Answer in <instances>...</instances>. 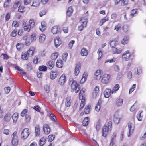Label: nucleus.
<instances>
[{
    "instance_id": "nucleus-39",
    "label": "nucleus",
    "mask_w": 146,
    "mask_h": 146,
    "mask_svg": "<svg viewBox=\"0 0 146 146\" xmlns=\"http://www.w3.org/2000/svg\"><path fill=\"white\" fill-rule=\"evenodd\" d=\"M73 12V9L72 7H69L67 12V15L69 16L71 15Z\"/></svg>"
},
{
    "instance_id": "nucleus-5",
    "label": "nucleus",
    "mask_w": 146,
    "mask_h": 146,
    "mask_svg": "<svg viewBox=\"0 0 146 146\" xmlns=\"http://www.w3.org/2000/svg\"><path fill=\"white\" fill-rule=\"evenodd\" d=\"M131 56V54L130 51L127 50L125 51L122 55L121 59L123 61H129Z\"/></svg>"
},
{
    "instance_id": "nucleus-50",
    "label": "nucleus",
    "mask_w": 146,
    "mask_h": 146,
    "mask_svg": "<svg viewBox=\"0 0 146 146\" xmlns=\"http://www.w3.org/2000/svg\"><path fill=\"white\" fill-rule=\"evenodd\" d=\"M47 68L46 66H39V69L40 71H45L47 70Z\"/></svg>"
},
{
    "instance_id": "nucleus-29",
    "label": "nucleus",
    "mask_w": 146,
    "mask_h": 146,
    "mask_svg": "<svg viewBox=\"0 0 146 146\" xmlns=\"http://www.w3.org/2000/svg\"><path fill=\"white\" fill-rule=\"evenodd\" d=\"M18 114L17 113H14L12 115V118L13 123H15L18 119Z\"/></svg>"
},
{
    "instance_id": "nucleus-62",
    "label": "nucleus",
    "mask_w": 146,
    "mask_h": 146,
    "mask_svg": "<svg viewBox=\"0 0 146 146\" xmlns=\"http://www.w3.org/2000/svg\"><path fill=\"white\" fill-rule=\"evenodd\" d=\"M39 5V3L38 1L33 2L31 6H33L35 7H38Z\"/></svg>"
},
{
    "instance_id": "nucleus-51",
    "label": "nucleus",
    "mask_w": 146,
    "mask_h": 146,
    "mask_svg": "<svg viewBox=\"0 0 146 146\" xmlns=\"http://www.w3.org/2000/svg\"><path fill=\"white\" fill-rule=\"evenodd\" d=\"M45 91L47 93H49L50 90V86L48 85H46L44 87Z\"/></svg>"
},
{
    "instance_id": "nucleus-7",
    "label": "nucleus",
    "mask_w": 146,
    "mask_h": 146,
    "mask_svg": "<svg viewBox=\"0 0 146 146\" xmlns=\"http://www.w3.org/2000/svg\"><path fill=\"white\" fill-rule=\"evenodd\" d=\"M102 70L100 69H98L94 73V78L95 80H99L102 77Z\"/></svg>"
},
{
    "instance_id": "nucleus-30",
    "label": "nucleus",
    "mask_w": 146,
    "mask_h": 146,
    "mask_svg": "<svg viewBox=\"0 0 146 146\" xmlns=\"http://www.w3.org/2000/svg\"><path fill=\"white\" fill-rule=\"evenodd\" d=\"M54 62L52 61L48 62L47 64V66L50 69H52L54 67Z\"/></svg>"
},
{
    "instance_id": "nucleus-37",
    "label": "nucleus",
    "mask_w": 146,
    "mask_h": 146,
    "mask_svg": "<svg viewBox=\"0 0 146 146\" xmlns=\"http://www.w3.org/2000/svg\"><path fill=\"white\" fill-rule=\"evenodd\" d=\"M109 20L108 17H106L102 18L100 21V25H102L104 23Z\"/></svg>"
},
{
    "instance_id": "nucleus-21",
    "label": "nucleus",
    "mask_w": 146,
    "mask_h": 146,
    "mask_svg": "<svg viewBox=\"0 0 146 146\" xmlns=\"http://www.w3.org/2000/svg\"><path fill=\"white\" fill-rule=\"evenodd\" d=\"M43 129L45 134H48L50 132V127L47 124H45L44 125Z\"/></svg>"
},
{
    "instance_id": "nucleus-10",
    "label": "nucleus",
    "mask_w": 146,
    "mask_h": 146,
    "mask_svg": "<svg viewBox=\"0 0 146 146\" xmlns=\"http://www.w3.org/2000/svg\"><path fill=\"white\" fill-rule=\"evenodd\" d=\"M128 127L129 130V134H128L127 136L128 137H129L133 131L134 128V124L131 122L129 123L128 124Z\"/></svg>"
},
{
    "instance_id": "nucleus-42",
    "label": "nucleus",
    "mask_w": 146,
    "mask_h": 146,
    "mask_svg": "<svg viewBox=\"0 0 146 146\" xmlns=\"http://www.w3.org/2000/svg\"><path fill=\"white\" fill-rule=\"evenodd\" d=\"M21 5V3L19 0H16L13 5V7L15 8H17L18 7L19 5L20 6Z\"/></svg>"
},
{
    "instance_id": "nucleus-45",
    "label": "nucleus",
    "mask_w": 146,
    "mask_h": 146,
    "mask_svg": "<svg viewBox=\"0 0 146 146\" xmlns=\"http://www.w3.org/2000/svg\"><path fill=\"white\" fill-rule=\"evenodd\" d=\"M85 89L84 88H82L80 91L79 94V99L83 98V94L85 92Z\"/></svg>"
},
{
    "instance_id": "nucleus-43",
    "label": "nucleus",
    "mask_w": 146,
    "mask_h": 146,
    "mask_svg": "<svg viewBox=\"0 0 146 146\" xmlns=\"http://www.w3.org/2000/svg\"><path fill=\"white\" fill-rule=\"evenodd\" d=\"M117 41L115 40L111 41L110 43L111 47L112 48H115L117 44Z\"/></svg>"
},
{
    "instance_id": "nucleus-1",
    "label": "nucleus",
    "mask_w": 146,
    "mask_h": 146,
    "mask_svg": "<svg viewBox=\"0 0 146 146\" xmlns=\"http://www.w3.org/2000/svg\"><path fill=\"white\" fill-rule=\"evenodd\" d=\"M112 129V122L110 121L108 122L107 125H105L103 127L102 131V136L105 137L108 135V133Z\"/></svg>"
},
{
    "instance_id": "nucleus-25",
    "label": "nucleus",
    "mask_w": 146,
    "mask_h": 146,
    "mask_svg": "<svg viewBox=\"0 0 146 146\" xmlns=\"http://www.w3.org/2000/svg\"><path fill=\"white\" fill-rule=\"evenodd\" d=\"M120 88V86L118 84H115L113 87L112 91V94L116 93Z\"/></svg>"
},
{
    "instance_id": "nucleus-31",
    "label": "nucleus",
    "mask_w": 146,
    "mask_h": 146,
    "mask_svg": "<svg viewBox=\"0 0 146 146\" xmlns=\"http://www.w3.org/2000/svg\"><path fill=\"white\" fill-rule=\"evenodd\" d=\"M46 137H43L40 138L39 141V145L40 146H43L46 143Z\"/></svg>"
},
{
    "instance_id": "nucleus-34",
    "label": "nucleus",
    "mask_w": 146,
    "mask_h": 146,
    "mask_svg": "<svg viewBox=\"0 0 146 146\" xmlns=\"http://www.w3.org/2000/svg\"><path fill=\"white\" fill-rule=\"evenodd\" d=\"M123 102V99L119 98L117 100L116 104L117 106H121L122 105Z\"/></svg>"
},
{
    "instance_id": "nucleus-40",
    "label": "nucleus",
    "mask_w": 146,
    "mask_h": 146,
    "mask_svg": "<svg viewBox=\"0 0 146 146\" xmlns=\"http://www.w3.org/2000/svg\"><path fill=\"white\" fill-rule=\"evenodd\" d=\"M116 58L115 57H113L111 59L106 60L105 61V63H106L108 62L112 63L116 61Z\"/></svg>"
},
{
    "instance_id": "nucleus-22",
    "label": "nucleus",
    "mask_w": 146,
    "mask_h": 146,
    "mask_svg": "<svg viewBox=\"0 0 146 146\" xmlns=\"http://www.w3.org/2000/svg\"><path fill=\"white\" fill-rule=\"evenodd\" d=\"M80 69V64L76 65L74 70V74L76 76H77L79 73Z\"/></svg>"
},
{
    "instance_id": "nucleus-18",
    "label": "nucleus",
    "mask_w": 146,
    "mask_h": 146,
    "mask_svg": "<svg viewBox=\"0 0 146 146\" xmlns=\"http://www.w3.org/2000/svg\"><path fill=\"white\" fill-rule=\"evenodd\" d=\"M58 75L57 72L56 71H51L50 74V78L53 80L56 78Z\"/></svg>"
},
{
    "instance_id": "nucleus-58",
    "label": "nucleus",
    "mask_w": 146,
    "mask_h": 146,
    "mask_svg": "<svg viewBox=\"0 0 146 146\" xmlns=\"http://www.w3.org/2000/svg\"><path fill=\"white\" fill-rule=\"evenodd\" d=\"M123 75V73L122 72H118L116 77V79L117 80H119L122 77Z\"/></svg>"
},
{
    "instance_id": "nucleus-33",
    "label": "nucleus",
    "mask_w": 146,
    "mask_h": 146,
    "mask_svg": "<svg viewBox=\"0 0 146 146\" xmlns=\"http://www.w3.org/2000/svg\"><path fill=\"white\" fill-rule=\"evenodd\" d=\"M135 73L136 74L139 75L141 74L142 73V68L141 66H138L135 68Z\"/></svg>"
},
{
    "instance_id": "nucleus-32",
    "label": "nucleus",
    "mask_w": 146,
    "mask_h": 146,
    "mask_svg": "<svg viewBox=\"0 0 146 146\" xmlns=\"http://www.w3.org/2000/svg\"><path fill=\"white\" fill-rule=\"evenodd\" d=\"M129 38L128 36H125L121 41V43L123 45H125L127 44Z\"/></svg>"
},
{
    "instance_id": "nucleus-57",
    "label": "nucleus",
    "mask_w": 146,
    "mask_h": 146,
    "mask_svg": "<svg viewBox=\"0 0 146 146\" xmlns=\"http://www.w3.org/2000/svg\"><path fill=\"white\" fill-rule=\"evenodd\" d=\"M50 119L53 121H55L56 120V118L54 115L53 113H51L50 115Z\"/></svg>"
},
{
    "instance_id": "nucleus-38",
    "label": "nucleus",
    "mask_w": 146,
    "mask_h": 146,
    "mask_svg": "<svg viewBox=\"0 0 146 146\" xmlns=\"http://www.w3.org/2000/svg\"><path fill=\"white\" fill-rule=\"evenodd\" d=\"M29 25H30V27L33 28L35 25V22L34 19H31L29 21Z\"/></svg>"
},
{
    "instance_id": "nucleus-59",
    "label": "nucleus",
    "mask_w": 146,
    "mask_h": 146,
    "mask_svg": "<svg viewBox=\"0 0 146 146\" xmlns=\"http://www.w3.org/2000/svg\"><path fill=\"white\" fill-rule=\"evenodd\" d=\"M24 29L25 31H27L28 32H29L30 31V29L31 28L30 27V25H25L24 27Z\"/></svg>"
},
{
    "instance_id": "nucleus-2",
    "label": "nucleus",
    "mask_w": 146,
    "mask_h": 146,
    "mask_svg": "<svg viewBox=\"0 0 146 146\" xmlns=\"http://www.w3.org/2000/svg\"><path fill=\"white\" fill-rule=\"evenodd\" d=\"M111 78V75L110 74L104 73L102 76L101 82L103 84H107L110 83Z\"/></svg>"
},
{
    "instance_id": "nucleus-4",
    "label": "nucleus",
    "mask_w": 146,
    "mask_h": 146,
    "mask_svg": "<svg viewBox=\"0 0 146 146\" xmlns=\"http://www.w3.org/2000/svg\"><path fill=\"white\" fill-rule=\"evenodd\" d=\"M69 84L71 85V88L73 91L75 90V93H77L80 89L79 85H77V82L76 80H73L72 82L71 81Z\"/></svg>"
},
{
    "instance_id": "nucleus-60",
    "label": "nucleus",
    "mask_w": 146,
    "mask_h": 146,
    "mask_svg": "<svg viewBox=\"0 0 146 146\" xmlns=\"http://www.w3.org/2000/svg\"><path fill=\"white\" fill-rule=\"evenodd\" d=\"M55 136L54 135H50L48 136V140L50 142H52L54 139Z\"/></svg>"
},
{
    "instance_id": "nucleus-61",
    "label": "nucleus",
    "mask_w": 146,
    "mask_h": 146,
    "mask_svg": "<svg viewBox=\"0 0 146 146\" xmlns=\"http://www.w3.org/2000/svg\"><path fill=\"white\" fill-rule=\"evenodd\" d=\"M129 29V26L127 25H124L122 27V29L124 32H127Z\"/></svg>"
},
{
    "instance_id": "nucleus-55",
    "label": "nucleus",
    "mask_w": 146,
    "mask_h": 146,
    "mask_svg": "<svg viewBox=\"0 0 146 146\" xmlns=\"http://www.w3.org/2000/svg\"><path fill=\"white\" fill-rule=\"evenodd\" d=\"M58 56V54L57 53H53L51 55V58L52 60H55L57 58Z\"/></svg>"
},
{
    "instance_id": "nucleus-63",
    "label": "nucleus",
    "mask_w": 146,
    "mask_h": 146,
    "mask_svg": "<svg viewBox=\"0 0 146 146\" xmlns=\"http://www.w3.org/2000/svg\"><path fill=\"white\" fill-rule=\"evenodd\" d=\"M27 110H23L22 112L21 113V115L22 117L25 116L27 115Z\"/></svg>"
},
{
    "instance_id": "nucleus-14",
    "label": "nucleus",
    "mask_w": 146,
    "mask_h": 146,
    "mask_svg": "<svg viewBox=\"0 0 146 146\" xmlns=\"http://www.w3.org/2000/svg\"><path fill=\"white\" fill-rule=\"evenodd\" d=\"M54 43L56 47H58L62 43V41L59 37H56L54 40Z\"/></svg>"
},
{
    "instance_id": "nucleus-52",
    "label": "nucleus",
    "mask_w": 146,
    "mask_h": 146,
    "mask_svg": "<svg viewBox=\"0 0 146 146\" xmlns=\"http://www.w3.org/2000/svg\"><path fill=\"white\" fill-rule=\"evenodd\" d=\"M136 86V84H133L132 87L129 90V94L131 93L135 90Z\"/></svg>"
},
{
    "instance_id": "nucleus-54",
    "label": "nucleus",
    "mask_w": 146,
    "mask_h": 146,
    "mask_svg": "<svg viewBox=\"0 0 146 146\" xmlns=\"http://www.w3.org/2000/svg\"><path fill=\"white\" fill-rule=\"evenodd\" d=\"M90 107L91 106L90 105H89L85 108L84 111L85 114H87L89 113Z\"/></svg>"
},
{
    "instance_id": "nucleus-13",
    "label": "nucleus",
    "mask_w": 146,
    "mask_h": 146,
    "mask_svg": "<svg viewBox=\"0 0 146 146\" xmlns=\"http://www.w3.org/2000/svg\"><path fill=\"white\" fill-rule=\"evenodd\" d=\"M111 94H112L111 90L108 88L105 89L104 93V96L106 98H108L109 97Z\"/></svg>"
},
{
    "instance_id": "nucleus-28",
    "label": "nucleus",
    "mask_w": 146,
    "mask_h": 146,
    "mask_svg": "<svg viewBox=\"0 0 146 146\" xmlns=\"http://www.w3.org/2000/svg\"><path fill=\"white\" fill-rule=\"evenodd\" d=\"M29 57L28 54L26 52H23L21 54V58L24 60H27Z\"/></svg>"
},
{
    "instance_id": "nucleus-44",
    "label": "nucleus",
    "mask_w": 146,
    "mask_h": 146,
    "mask_svg": "<svg viewBox=\"0 0 146 146\" xmlns=\"http://www.w3.org/2000/svg\"><path fill=\"white\" fill-rule=\"evenodd\" d=\"M56 66L59 68L62 67V61L61 60H58L56 63Z\"/></svg>"
},
{
    "instance_id": "nucleus-35",
    "label": "nucleus",
    "mask_w": 146,
    "mask_h": 146,
    "mask_svg": "<svg viewBox=\"0 0 146 146\" xmlns=\"http://www.w3.org/2000/svg\"><path fill=\"white\" fill-rule=\"evenodd\" d=\"M31 41L32 42H34L36 41V35L35 33L32 34L31 36Z\"/></svg>"
},
{
    "instance_id": "nucleus-19",
    "label": "nucleus",
    "mask_w": 146,
    "mask_h": 146,
    "mask_svg": "<svg viewBox=\"0 0 146 146\" xmlns=\"http://www.w3.org/2000/svg\"><path fill=\"white\" fill-rule=\"evenodd\" d=\"M122 51V49L120 48H114L112 50L114 54H120Z\"/></svg>"
},
{
    "instance_id": "nucleus-26",
    "label": "nucleus",
    "mask_w": 146,
    "mask_h": 146,
    "mask_svg": "<svg viewBox=\"0 0 146 146\" xmlns=\"http://www.w3.org/2000/svg\"><path fill=\"white\" fill-rule=\"evenodd\" d=\"M116 136V133H114L112 135L110 143L111 146H113L114 145L115 141Z\"/></svg>"
},
{
    "instance_id": "nucleus-8",
    "label": "nucleus",
    "mask_w": 146,
    "mask_h": 146,
    "mask_svg": "<svg viewBox=\"0 0 146 146\" xmlns=\"http://www.w3.org/2000/svg\"><path fill=\"white\" fill-rule=\"evenodd\" d=\"M28 130V128H25L22 131L21 135V138L22 139H24L27 138L29 135Z\"/></svg>"
},
{
    "instance_id": "nucleus-27",
    "label": "nucleus",
    "mask_w": 146,
    "mask_h": 146,
    "mask_svg": "<svg viewBox=\"0 0 146 146\" xmlns=\"http://www.w3.org/2000/svg\"><path fill=\"white\" fill-rule=\"evenodd\" d=\"M34 51V48L33 47H32L30 48L26 52L28 54L29 56H31L33 55Z\"/></svg>"
},
{
    "instance_id": "nucleus-53",
    "label": "nucleus",
    "mask_w": 146,
    "mask_h": 146,
    "mask_svg": "<svg viewBox=\"0 0 146 146\" xmlns=\"http://www.w3.org/2000/svg\"><path fill=\"white\" fill-rule=\"evenodd\" d=\"M23 47L22 44L18 43L16 45V48L17 50H20L22 49Z\"/></svg>"
},
{
    "instance_id": "nucleus-9",
    "label": "nucleus",
    "mask_w": 146,
    "mask_h": 146,
    "mask_svg": "<svg viewBox=\"0 0 146 146\" xmlns=\"http://www.w3.org/2000/svg\"><path fill=\"white\" fill-rule=\"evenodd\" d=\"M99 86H96L94 88L92 94V97L93 98L95 99L99 95Z\"/></svg>"
},
{
    "instance_id": "nucleus-41",
    "label": "nucleus",
    "mask_w": 146,
    "mask_h": 146,
    "mask_svg": "<svg viewBox=\"0 0 146 146\" xmlns=\"http://www.w3.org/2000/svg\"><path fill=\"white\" fill-rule=\"evenodd\" d=\"M97 52L98 55V60L102 57L103 55V52L102 50L100 48L98 50Z\"/></svg>"
},
{
    "instance_id": "nucleus-49",
    "label": "nucleus",
    "mask_w": 146,
    "mask_h": 146,
    "mask_svg": "<svg viewBox=\"0 0 146 146\" xmlns=\"http://www.w3.org/2000/svg\"><path fill=\"white\" fill-rule=\"evenodd\" d=\"M88 118L87 117L85 118L83 121V126H86L88 123Z\"/></svg>"
},
{
    "instance_id": "nucleus-47",
    "label": "nucleus",
    "mask_w": 146,
    "mask_h": 146,
    "mask_svg": "<svg viewBox=\"0 0 146 146\" xmlns=\"http://www.w3.org/2000/svg\"><path fill=\"white\" fill-rule=\"evenodd\" d=\"M71 104L70 98L69 97L66 98L65 102V105L67 107L69 106Z\"/></svg>"
},
{
    "instance_id": "nucleus-64",
    "label": "nucleus",
    "mask_w": 146,
    "mask_h": 146,
    "mask_svg": "<svg viewBox=\"0 0 146 146\" xmlns=\"http://www.w3.org/2000/svg\"><path fill=\"white\" fill-rule=\"evenodd\" d=\"M75 43L74 40H71L69 43L68 44V47L69 49H71L73 45Z\"/></svg>"
},
{
    "instance_id": "nucleus-12",
    "label": "nucleus",
    "mask_w": 146,
    "mask_h": 146,
    "mask_svg": "<svg viewBox=\"0 0 146 146\" xmlns=\"http://www.w3.org/2000/svg\"><path fill=\"white\" fill-rule=\"evenodd\" d=\"M60 29L59 26H55L51 28V31L53 34H56L59 32Z\"/></svg>"
},
{
    "instance_id": "nucleus-3",
    "label": "nucleus",
    "mask_w": 146,
    "mask_h": 146,
    "mask_svg": "<svg viewBox=\"0 0 146 146\" xmlns=\"http://www.w3.org/2000/svg\"><path fill=\"white\" fill-rule=\"evenodd\" d=\"M121 117L120 111L117 110L116 111L113 116V120L114 123L116 124H118L120 122Z\"/></svg>"
},
{
    "instance_id": "nucleus-56",
    "label": "nucleus",
    "mask_w": 146,
    "mask_h": 146,
    "mask_svg": "<svg viewBox=\"0 0 146 146\" xmlns=\"http://www.w3.org/2000/svg\"><path fill=\"white\" fill-rule=\"evenodd\" d=\"M113 70L116 72H118L120 70L119 66L117 65H115L113 66Z\"/></svg>"
},
{
    "instance_id": "nucleus-48",
    "label": "nucleus",
    "mask_w": 146,
    "mask_h": 146,
    "mask_svg": "<svg viewBox=\"0 0 146 146\" xmlns=\"http://www.w3.org/2000/svg\"><path fill=\"white\" fill-rule=\"evenodd\" d=\"M80 99L82 100L81 104H80V110H82L85 104V99L84 98Z\"/></svg>"
},
{
    "instance_id": "nucleus-17",
    "label": "nucleus",
    "mask_w": 146,
    "mask_h": 146,
    "mask_svg": "<svg viewBox=\"0 0 146 146\" xmlns=\"http://www.w3.org/2000/svg\"><path fill=\"white\" fill-rule=\"evenodd\" d=\"M88 75V73L87 72H85L84 73L80 80L81 84H83L85 82L87 79Z\"/></svg>"
},
{
    "instance_id": "nucleus-20",
    "label": "nucleus",
    "mask_w": 146,
    "mask_h": 146,
    "mask_svg": "<svg viewBox=\"0 0 146 146\" xmlns=\"http://www.w3.org/2000/svg\"><path fill=\"white\" fill-rule=\"evenodd\" d=\"M46 36L43 33H42L39 36V42L40 43H43L46 39Z\"/></svg>"
},
{
    "instance_id": "nucleus-36",
    "label": "nucleus",
    "mask_w": 146,
    "mask_h": 146,
    "mask_svg": "<svg viewBox=\"0 0 146 146\" xmlns=\"http://www.w3.org/2000/svg\"><path fill=\"white\" fill-rule=\"evenodd\" d=\"M18 138H12V143L13 145L17 146L18 144Z\"/></svg>"
},
{
    "instance_id": "nucleus-15",
    "label": "nucleus",
    "mask_w": 146,
    "mask_h": 146,
    "mask_svg": "<svg viewBox=\"0 0 146 146\" xmlns=\"http://www.w3.org/2000/svg\"><path fill=\"white\" fill-rule=\"evenodd\" d=\"M40 128L39 125H36L35 128V135L36 137L38 136L40 133Z\"/></svg>"
},
{
    "instance_id": "nucleus-46",
    "label": "nucleus",
    "mask_w": 146,
    "mask_h": 146,
    "mask_svg": "<svg viewBox=\"0 0 146 146\" xmlns=\"http://www.w3.org/2000/svg\"><path fill=\"white\" fill-rule=\"evenodd\" d=\"M137 13V9H135L132 10L131 12V15L132 17L136 16Z\"/></svg>"
},
{
    "instance_id": "nucleus-6",
    "label": "nucleus",
    "mask_w": 146,
    "mask_h": 146,
    "mask_svg": "<svg viewBox=\"0 0 146 146\" xmlns=\"http://www.w3.org/2000/svg\"><path fill=\"white\" fill-rule=\"evenodd\" d=\"M87 19L86 17H82L80 22L81 23V25L79 26L78 27V30L80 31L82 30L85 27L87 24Z\"/></svg>"
},
{
    "instance_id": "nucleus-23",
    "label": "nucleus",
    "mask_w": 146,
    "mask_h": 146,
    "mask_svg": "<svg viewBox=\"0 0 146 146\" xmlns=\"http://www.w3.org/2000/svg\"><path fill=\"white\" fill-rule=\"evenodd\" d=\"M41 27H39L40 30L42 32L44 31L46 28V24L44 21L41 23Z\"/></svg>"
},
{
    "instance_id": "nucleus-24",
    "label": "nucleus",
    "mask_w": 146,
    "mask_h": 146,
    "mask_svg": "<svg viewBox=\"0 0 146 146\" xmlns=\"http://www.w3.org/2000/svg\"><path fill=\"white\" fill-rule=\"evenodd\" d=\"M88 51L86 48H83L81 49L80 54L82 56H86L88 55Z\"/></svg>"
},
{
    "instance_id": "nucleus-16",
    "label": "nucleus",
    "mask_w": 146,
    "mask_h": 146,
    "mask_svg": "<svg viewBox=\"0 0 146 146\" xmlns=\"http://www.w3.org/2000/svg\"><path fill=\"white\" fill-rule=\"evenodd\" d=\"M11 115L10 113L6 114L4 116L3 120L5 122H8L10 121L11 118Z\"/></svg>"
},
{
    "instance_id": "nucleus-11",
    "label": "nucleus",
    "mask_w": 146,
    "mask_h": 146,
    "mask_svg": "<svg viewBox=\"0 0 146 146\" xmlns=\"http://www.w3.org/2000/svg\"><path fill=\"white\" fill-rule=\"evenodd\" d=\"M66 79V76L65 74H62L59 80V83L61 85H63Z\"/></svg>"
}]
</instances>
